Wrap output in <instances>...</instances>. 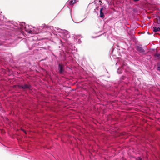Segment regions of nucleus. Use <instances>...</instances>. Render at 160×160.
<instances>
[{"instance_id": "nucleus-7", "label": "nucleus", "mask_w": 160, "mask_h": 160, "mask_svg": "<svg viewBox=\"0 0 160 160\" xmlns=\"http://www.w3.org/2000/svg\"><path fill=\"white\" fill-rule=\"evenodd\" d=\"M154 56L155 58H159L160 57V54L159 53H156L155 54Z\"/></svg>"}, {"instance_id": "nucleus-11", "label": "nucleus", "mask_w": 160, "mask_h": 160, "mask_svg": "<svg viewBox=\"0 0 160 160\" xmlns=\"http://www.w3.org/2000/svg\"><path fill=\"white\" fill-rule=\"evenodd\" d=\"M142 158L139 157H138L137 159V160H142Z\"/></svg>"}, {"instance_id": "nucleus-2", "label": "nucleus", "mask_w": 160, "mask_h": 160, "mask_svg": "<svg viewBox=\"0 0 160 160\" xmlns=\"http://www.w3.org/2000/svg\"><path fill=\"white\" fill-rule=\"evenodd\" d=\"M19 87L20 88L25 89H26L30 88L31 86L29 85L25 84L24 85H20L19 86Z\"/></svg>"}, {"instance_id": "nucleus-10", "label": "nucleus", "mask_w": 160, "mask_h": 160, "mask_svg": "<svg viewBox=\"0 0 160 160\" xmlns=\"http://www.w3.org/2000/svg\"><path fill=\"white\" fill-rule=\"evenodd\" d=\"M43 25L42 26H41V27H46V28H48V26H47L45 24H43Z\"/></svg>"}, {"instance_id": "nucleus-15", "label": "nucleus", "mask_w": 160, "mask_h": 160, "mask_svg": "<svg viewBox=\"0 0 160 160\" xmlns=\"http://www.w3.org/2000/svg\"><path fill=\"white\" fill-rule=\"evenodd\" d=\"M24 132H25V133H26V132H25V131H24V130H22Z\"/></svg>"}, {"instance_id": "nucleus-4", "label": "nucleus", "mask_w": 160, "mask_h": 160, "mask_svg": "<svg viewBox=\"0 0 160 160\" xmlns=\"http://www.w3.org/2000/svg\"><path fill=\"white\" fill-rule=\"evenodd\" d=\"M154 22L155 23H157L159 24V26L160 27V17H158V18H155L154 20Z\"/></svg>"}, {"instance_id": "nucleus-3", "label": "nucleus", "mask_w": 160, "mask_h": 160, "mask_svg": "<svg viewBox=\"0 0 160 160\" xmlns=\"http://www.w3.org/2000/svg\"><path fill=\"white\" fill-rule=\"evenodd\" d=\"M136 49L141 53H143L145 52L144 49L142 47L139 46L137 47Z\"/></svg>"}, {"instance_id": "nucleus-12", "label": "nucleus", "mask_w": 160, "mask_h": 160, "mask_svg": "<svg viewBox=\"0 0 160 160\" xmlns=\"http://www.w3.org/2000/svg\"><path fill=\"white\" fill-rule=\"evenodd\" d=\"M103 9V8H101L100 9V12H102V10Z\"/></svg>"}, {"instance_id": "nucleus-6", "label": "nucleus", "mask_w": 160, "mask_h": 160, "mask_svg": "<svg viewBox=\"0 0 160 160\" xmlns=\"http://www.w3.org/2000/svg\"><path fill=\"white\" fill-rule=\"evenodd\" d=\"M76 0H71L69 2L70 4L71 5H73V4L76 3Z\"/></svg>"}, {"instance_id": "nucleus-5", "label": "nucleus", "mask_w": 160, "mask_h": 160, "mask_svg": "<svg viewBox=\"0 0 160 160\" xmlns=\"http://www.w3.org/2000/svg\"><path fill=\"white\" fill-rule=\"evenodd\" d=\"M160 31V28L158 27L157 28L156 27H153V31L155 32H156L158 31Z\"/></svg>"}, {"instance_id": "nucleus-13", "label": "nucleus", "mask_w": 160, "mask_h": 160, "mask_svg": "<svg viewBox=\"0 0 160 160\" xmlns=\"http://www.w3.org/2000/svg\"><path fill=\"white\" fill-rule=\"evenodd\" d=\"M134 1L137 2L139 1V0H133Z\"/></svg>"}, {"instance_id": "nucleus-8", "label": "nucleus", "mask_w": 160, "mask_h": 160, "mask_svg": "<svg viewBox=\"0 0 160 160\" xmlns=\"http://www.w3.org/2000/svg\"><path fill=\"white\" fill-rule=\"evenodd\" d=\"M100 17L102 18H103L104 17V14L102 12H100Z\"/></svg>"}, {"instance_id": "nucleus-9", "label": "nucleus", "mask_w": 160, "mask_h": 160, "mask_svg": "<svg viewBox=\"0 0 160 160\" xmlns=\"http://www.w3.org/2000/svg\"><path fill=\"white\" fill-rule=\"evenodd\" d=\"M158 69L159 70H160V64H158Z\"/></svg>"}, {"instance_id": "nucleus-1", "label": "nucleus", "mask_w": 160, "mask_h": 160, "mask_svg": "<svg viewBox=\"0 0 160 160\" xmlns=\"http://www.w3.org/2000/svg\"><path fill=\"white\" fill-rule=\"evenodd\" d=\"M63 67L64 65L63 64H58V69L59 70V72L61 74H62L63 72L64 71Z\"/></svg>"}, {"instance_id": "nucleus-14", "label": "nucleus", "mask_w": 160, "mask_h": 160, "mask_svg": "<svg viewBox=\"0 0 160 160\" xmlns=\"http://www.w3.org/2000/svg\"><path fill=\"white\" fill-rule=\"evenodd\" d=\"M58 13H57V14L55 16V17H56V16L58 15Z\"/></svg>"}, {"instance_id": "nucleus-16", "label": "nucleus", "mask_w": 160, "mask_h": 160, "mask_svg": "<svg viewBox=\"0 0 160 160\" xmlns=\"http://www.w3.org/2000/svg\"><path fill=\"white\" fill-rule=\"evenodd\" d=\"M99 2H101V3H102V2H101V1H99Z\"/></svg>"}]
</instances>
